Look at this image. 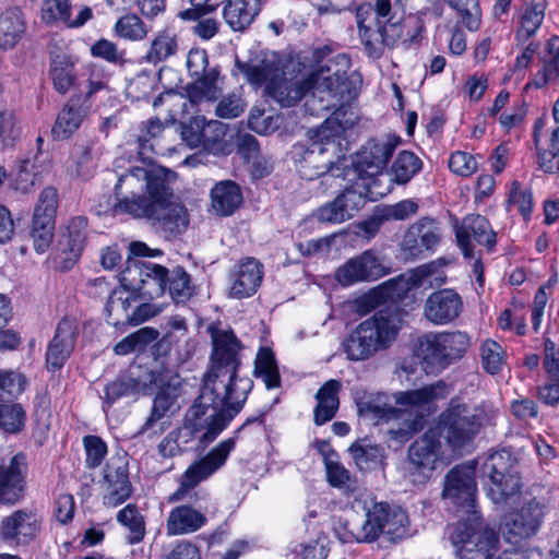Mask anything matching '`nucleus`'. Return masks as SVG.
<instances>
[{
  "mask_svg": "<svg viewBox=\"0 0 559 559\" xmlns=\"http://www.w3.org/2000/svg\"><path fill=\"white\" fill-rule=\"evenodd\" d=\"M26 459L23 454L14 455L7 468L0 467V503H14L23 495Z\"/></svg>",
  "mask_w": 559,
  "mask_h": 559,
  "instance_id": "26",
  "label": "nucleus"
},
{
  "mask_svg": "<svg viewBox=\"0 0 559 559\" xmlns=\"http://www.w3.org/2000/svg\"><path fill=\"white\" fill-rule=\"evenodd\" d=\"M355 123L353 112L336 109L318 129L309 132L310 144L295 146L294 154L298 171L305 179L312 180L333 170L346 150V132Z\"/></svg>",
  "mask_w": 559,
  "mask_h": 559,
  "instance_id": "7",
  "label": "nucleus"
},
{
  "mask_svg": "<svg viewBox=\"0 0 559 559\" xmlns=\"http://www.w3.org/2000/svg\"><path fill=\"white\" fill-rule=\"evenodd\" d=\"M342 388V383L338 380L326 381L317 392V406L314 408V423L317 425H323L330 421L340 405L338 392Z\"/></svg>",
  "mask_w": 559,
  "mask_h": 559,
  "instance_id": "36",
  "label": "nucleus"
},
{
  "mask_svg": "<svg viewBox=\"0 0 559 559\" xmlns=\"http://www.w3.org/2000/svg\"><path fill=\"white\" fill-rule=\"evenodd\" d=\"M449 5L457 11L462 22L469 31L480 26V9L477 0H447Z\"/></svg>",
  "mask_w": 559,
  "mask_h": 559,
  "instance_id": "56",
  "label": "nucleus"
},
{
  "mask_svg": "<svg viewBox=\"0 0 559 559\" xmlns=\"http://www.w3.org/2000/svg\"><path fill=\"white\" fill-rule=\"evenodd\" d=\"M509 203L515 205L521 215L526 219L533 209V194L530 188L514 181L509 192Z\"/></svg>",
  "mask_w": 559,
  "mask_h": 559,
  "instance_id": "62",
  "label": "nucleus"
},
{
  "mask_svg": "<svg viewBox=\"0 0 559 559\" xmlns=\"http://www.w3.org/2000/svg\"><path fill=\"white\" fill-rule=\"evenodd\" d=\"M456 242L465 258H473L474 242L491 249L496 243V234L487 218L472 214L454 224Z\"/></svg>",
  "mask_w": 559,
  "mask_h": 559,
  "instance_id": "21",
  "label": "nucleus"
},
{
  "mask_svg": "<svg viewBox=\"0 0 559 559\" xmlns=\"http://www.w3.org/2000/svg\"><path fill=\"white\" fill-rule=\"evenodd\" d=\"M25 421V412L19 404H0V428L7 432H19Z\"/></svg>",
  "mask_w": 559,
  "mask_h": 559,
  "instance_id": "58",
  "label": "nucleus"
},
{
  "mask_svg": "<svg viewBox=\"0 0 559 559\" xmlns=\"http://www.w3.org/2000/svg\"><path fill=\"white\" fill-rule=\"evenodd\" d=\"M353 508L356 512H364V520L353 524L348 531L335 528L342 543H373L380 538L396 543L409 535V520L405 510L377 502L367 490L354 497Z\"/></svg>",
  "mask_w": 559,
  "mask_h": 559,
  "instance_id": "8",
  "label": "nucleus"
},
{
  "mask_svg": "<svg viewBox=\"0 0 559 559\" xmlns=\"http://www.w3.org/2000/svg\"><path fill=\"white\" fill-rule=\"evenodd\" d=\"M546 4L544 1H532L527 3L520 15V25L516 29V39L524 44L540 27L545 16Z\"/></svg>",
  "mask_w": 559,
  "mask_h": 559,
  "instance_id": "41",
  "label": "nucleus"
},
{
  "mask_svg": "<svg viewBox=\"0 0 559 559\" xmlns=\"http://www.w3.org/2000/svg\"><path fill=\"white\" fill-rule=\"evenodd\" d=\"M235 445L234 438L221 441L205 456L195 461L186 469L181 476V486L190 489L211 477L225 465L229 454L235 450Z\"/></svg>",
  "mask_w": 559,
  "mask_h": 559,
  "instance_id": "20",
  "label": "nucleus"
},
{
  "mask_svg": "<svg viewBox=\"0 0 559 559\" xmlns=\"http://www.w3.org/2000/svg\"><path fill=\"white\" fill-rule=\"evenodd\" d=\"M115 32L123 39L139 41L146 37L148 28L139 16L127 14L116 22Z\"/></svg>",
  "mask_w": 559,
  "mask_h": 559,
  "instance_id": "52",
  "label": "nucleus"
},
{
  "mask_svg": "<svg viewBox=\"0 0 559 559\" xmlns=\"http://www.w3.org/2000/svg\"><path fill=\"white\" fill-rule=\"evenodd\" d=\"M24 32V23L17 11L0 15V50L12 48Z\"/></svg>",
  "mask_w": 559,
  "mask_h": 559,
  "instance_id": "45",
  "label": "nucleus"
},
{
  "mask_svg": "<svg viewBox=\"0 0 559 559\" xmlns=\"http://www.w3.org/2000/svg\"><path fill=\"white\" fill-rule=\"evenodd\" d=\"M236 67L254 87L264 86L265 94L283 107H289L311 92L325 108L347 102L355 95L353 81L347 76L350 60L337 55L317 64L305 78L296 73V66L282 64L275 52H262L248 62L236 61Z\"/></svg>",
  "mask_w": 559,
  "mask_h": 559,
  "instance_id": "1",
  "label": "nucleus"
},
{
  "mask_svg": "<svg viewBox=\"0 0 559 559\" xmlns=\"http://www.w3.org/2000/svg\"><path fill=\"white\" fill-rule=\"evenodd\" d=\"M485 413L461 399H452L438 417L435 428L416 440L408 450L406 475L415 484L426 483L432 472L445 466L455 451L468 444L479 432Z\"/></svg>",
  "mask_w": 559,
  "mask_h": 559,
  "instance_id": "4",
  "label": "nucleus"
},
{
  "mask_svg": "<svg viewBox=\"0 0 559 559\" xmlns=\"http://www.w3.org/2000/svg\"><path fill=\"white\" fill-rule=\"evenodd\" d=\"M441 347L444 352L447 366L457 358H461L469 346V337L461 331L439 332Z\"/></svg>",
  "mask_w": 559,
  "mask_h": 559,
  "instance_id": "48",
  "label": "nucleus"
},
{
  "mask_svg": "<svg viewBox=\"0 0 559 559\" xmlns=\"http://www.w3.org/2000/svg\"><path fill=\"white\" fill-rule=\"evenodd\" d=\"M53 229L55 221L33 218L32 238L34 248L38 253H44L51 245Z\"/></svg>",
  "mask_w": 559,
  "mask_h": 559,
  "instance_id": "59",
  "label": "nucleus"
},
{
  "mask_svg": "<svg viewBox=\"0 0 559 559\" xmlns=\"http://www.w3.org/2000/svg\"><path fill=\"white\" fill-rule=\"evenodd\" d=\"M450 539L456 559H493L501 547L498 533L481 522L478 512L462 518L453 527Z\"/></svg>",
  "mask_w": 559,
  "mask_h": 559,
  "instance_id": "11",
  "label": "nucleus"
},
{
  "mask_svg": "<svg viewBox=\"0 0 559 559\" xmlns=\"http://www.w3.org/2000/svg\"><path fill=\"white\" fill-rule=\"evenodd\" d=\"M282 119L278 115H265L264 108L254 106L249 115L248 124L249 128L259 133L267 134L281 126Z\"/></svg>",
  "mask_w": 559,
  "mask_h": 559,
  "instance_id": "55",
  "label": "nucleus"
},
{
  "mask_svg": "<svg viewBox=\"0 0 559 559\" xmlns=\"http://www.w3.org/2000/svg\"><path fill=\"white\" fill-rule=\"evenodd\" d=\"M177 50L178 40L176 34L164 29L154 36L145 59L147 62L156 64L174 56Z\"/></svg>",
  "mask_w": 559,
  "mask_h": 559,
  "instance_id": "42",
  "label": "nucleus"
},
{
  "mask_svg": "<svg viewBox=\"0 0 559 559\" xmlns=\"http://www.w3.org/2000/svg\"><path fill=\"white\" fill-rule=\"evenodd\" d=\"M86 225V219L82 216L73 217L67 224L59 240L63 255L60 262L62 270H69L78 262L85 243Z\"/></svg>",
  "mask_w": 559,
  "mask_h": 559,
  "instance_id": "25",
  "label": "nucleus"
},
{
  "mask_svg": "<svg viewBox=\"0 0 559 559\" xmlns=\"http://www.w3.org/2000/svg\"><path fill=\"white\" fill-rule=\"evenodd\" d=\"M442 238L439 223L430 217H421L406 230L402 251L406 258L416 259L425 252L432 253Z\"/></svg>",
  "mask_w": 559,
  "mask_h": 559,
  "instance_id": "18",
  "label": "nucleus"
},
{
  "mask_svg": "<svg viewBox=\"0 0 559 559\" xmlns=\"http://www.w3.org/2000/svg\"><path fill=\"white\" fill-rule=\"evenodd\" d=\"M548 61L544 70L534 80L536 87L544 86L547 82L554 81L559 74V37H551L546 44Z\"/></svg>",
  "mask_w": 559,
  "mask_h": 559,
  "instance_id": "51",
  "label": "nucleus"
},
{
  "mask_svg": "<svg viewBox=\"0 0 559 559\" xmlns=\"http://www.w3.org/2000/svg\"><path fill=\"white\" fill-rule=\"evenodd\" d=\"M263 278V265L253 258L236 264L228 275V297L248 298L254 295Z\"/></svg>",
  "mask_w": 559,
  "mask_h": 559,
  "instance_id": "24",
  "label": "nucleus"
},
{
  "mask_svg": "<svg viewBox=\"0 0 559 559\" xmlns=\"http://www.w3.org/2000/svg\"><path fill=\"white\" fill-rule=\"evenodd\" d=\"M247 106L240 91L223 96L217 103L215 112L219 118L234 119L239 117Z\"/></svg>",
  "mask_w": 559,
  "mask_h": 559,
  "instance_id": "60",
  "label": "nucleus"
},
{
  "mask_svg": "<svg viewBox=\"0 0 559 559\" xmlns=\"http://www.w3.org/2000/svg\"><path fill=\"white\" fill-rule=\"evenodd\" d=\"M444 265L442 260H436L420 265L396 278H392L380 286V290L389 298L401 297L409 289L420 286L425 283L429 285L442 284L445 280L441 267Z\"/></svg>",
  "mask_w": 559,
  "mask_h": 559,
  "instance_id": "19",
  "label": "nucleus"
},
{
  "mask_svg": "<svg viewBox=\"0 0 559 559\" xmlns=\"http://www.w3.org/2000/svg\"><path fill=\"white\" fill-rule=\"evenodd\" d=\"M207 120L203 116L192 117L181 124V139L190 147L203 146Z\"/></svg>",
  "mask_w": 559,
  "mask_h": 559,
  "instance_id": "54",
  "label": "nucleus"
},
{
  "mask_svg": "<svg viewBox=\"0 0 559 559\" xmlns=\"http://www.w3.org/2000/svg\"><path fill=\"white\" fill-rule=\"evenodd\" d=\"M538 165L545 173H559V127L550 136L549 148L539 152Z\"/></svg>",
  "mask_w": 559,
  "mask_h": 559,
  "instance_id": "61",
  "label": "nucleus"
},
{
  "mask_svg": "<svg viewBox=\"0 0 559 559\" xmlns=\"http://www.w3.org/2000/svg\"><path fill=\"white\" fill-rule=\"evenodd\" d=\"M480 477L493 503L521 504L504 516L502 526L507 539L518 544L535 535L540 525L543 509L536 500L521 501L520 477L513 468L511 454L500 451L481 459Z\"/></svg>",
  "mask_w": 559,
  "mask_h": 559,
  "instance_id": "5",
  "label": "nucleus"
},
{
  "mask_svg": "<svg viewBox=\"0 0 559 559\" xmlns=\"http://www.w3.org/2000/svg\"><path fill=\"white\" fill-rule=\"evenodd\" d=\"M403 320L395 312H379L360 322L343 341L352 361H364L389 348L397 337Z\"/></svg>",
  "mask_w": 559,
  "mask_h": 559,
  "instance_id": "9",
  "label": "nucleus"
},
{
  "mask_svg": "<svg viewBox=\"0 0 559 559\" xmlns=\"http://www.w3.org/2000/svg\"><path fill=\"white\" fill-rule=\"evenodd\" d=\"M176 174L158 165L134 166L118 176L114 211L133 218H145L164 233L177 236L189 226L190 215L175 195Z\"/></svg>",
  "mask_w": 559,
  "mask_h": 559,
  "instance_id": "3",
  "label": "nucleus"
},
{
  "mask_svg": "<svg viewBox=\"0 0 559 559\" xmlns=\"http://www.w3.org/2000/svg\"><path fill=\"white\" fill-rule=\"evenodd\" d=\"M259 11V0H227L223 9V16L228 26L238 32L246 29Z\"/></svg>",
  "mask_w": 559,
  "mask_h": 559,
  "instance_id": "34",
  "label": "nucleus"
},
{
  "mask_svg": "<svg viewBox=\"0 0 559 559\" xmlns=\"http://www.w3.org/2000/svg\"><path fill=\"white\" fill-rule=\"evenodd\" d=\"M241 202L240 188L230 180L217 182L211 191V205L217 215H231Z\"/></svg>",
  "mask_w": 559,
  "mask_h": 559,
  "instance_id": "35",
  "label": "nucleus"
},
{
  "mask_svg": "<svg viewBox=\"0 0 559 559\" xmlns=\"http://www.w3.org/2000/svg\"><path fill=\"white\" fill-rule=\"evenodd\" d=\"M356 19L361 41L371 57H380L384 46H393L402 37L401 17L392 12L390 0H376L374 7L360 5Z\"/></svg>",
  "mask_w": 559,
  "mask_h": 559,
  "instance_id": "10",
  "label": "nucleus"
},
{
  "mask_svg": "<svg viewBox=\"0 0 559 559\" xmlns=\"http://www.w3.org/2000/svg\"><path fill=\"white\" fill-rule=\"evenodd\" d=\"M388 272L380 254L374 250H366L340 266L335 276L341 285L350 286L356 283L377 281Z\"/></svg>",
  "mask_w": 559,
  "mask_h": 559,
  "instance_id": "16",
  "label": "nucleus"
},
{
  "mask_svg": "<svg viewBox=\"0 0 559 559\" xmlns=\"http://www.w3.org/2000/svg\"><path fill=\"white\" fill-rule=\"evenodd\" d=\"M194 80L187 86V98L178 93L168 91L154 100V107L166 106L169 111V121L174 122L179 116L188 112L187 106L202 102L217 99L223 91L224 78L216 67H212L206 73L193 76Z\"/></svg>",
  "mask_w": 559,
  "mask_h": 559,
  "instance_id": "13",
  "label": "nucleus"
},
{
  "mask_svg": "<svg viewBox=\"0 0 559 559\" xmlns=\"http://www.w3.org/2000/svg\"><path fill=\"white\" fill-rule=\"evenodd\" d=\"M192 430L189 423L186 420L185 426L177 432H170L165 437L159 445L158 451L164 457H171L179 454L192 437Z\"/></svg>",
  "mask_w": 559,
  "mask_h": 559,
  "instance_id": "53",
  "label": "nucleus"
},
{
  "mask_svg": "<svg viewBox=\"0 0 559 559\" xmlns=\"http://www.w3.org/2000/svg\"><path fill=\"white\" fill-rule=\"evenodd\" d=\"M76 63L78 58L69 53H58L51 58L49 74L58 93L66 94L74 87L78 80Z\"/></svg>",
  "mask_w": 559,
  "mask_h": 559,
  "instance_id": "33",
  "label": "nucleus"
},
{
  "mask_svg": "<svg viewBox=\"0 0 559 559\" xmlns=\"http://www.w3.org/2000/svg\"><path fill=\"white\" fill-rule=\"evenodd\" d=\"M399 138L389 136L384 140L369 141L359 153L356 162L353 182H365L368 186V195L370 199L386 194L391 187L388 185L382 188V181L386 180V174L383 173L389 158L399 145Z\"/></svg>",
  "mask_w": 559,
  "mask_h": 559,
  "instance_id": "12",
  "label": "nucleus"
},
{
  "mask_svg": "<svg viewBox=\"0 0 559 559\" xmlns=\"http://www.w3.org/2000/svg\"><path fill=\"white\" fill-rule=\"evenodd\" d=\"M169 282V294L174 301L185 302L194 294V286L191 284L190 275L181 267H176L167 275Z\"/></svg>",
  "mask_w": 559,
  "mask_h": 559,
  "instance_id": "50",
  "label": "nucleus"
},
{
  "mask_svg": "<svg viewBox=\"0 0 559 559\" xmlns=\"http://www.w3.org/2000/svg\"><path fill=\"white\" fill-rule=\"evenodd\" d=\"M204 135L203 147L206 150L216 154H229L233 151L236 135L234 128L217 120H209Z\"/></svg>",
  "mask_w": 559,
  "mask_h": 559,
  "instance_id": "37",
  "label": "nucleus"
},
{
  "mask_svg": "<svg viewBox=\"0 0 559 559\" xmlns=\"http://www.w3.org/2000/svg\"><path fill=\"white\" fill-rule=\"evenodd\" d=\"M106 493L104 503L108 507H117L124 502L131 495V484L128 478L126 465H108L105 472Z\"/></svg>",
  "mask_w": 559,
  "mask_h": 559,
  "instance_id": "32",
  "label": "nucleus"
},
{
  "mask_svg": "<svg viewBox=\"0 0 559 559\" xmlns=\"http://www.w3.org/2000/svg\"><path fill=\"white\" fill-rule=\"evenodd\" d=\"M26 386L25 377L14 370L0 369V399L19 396Z\"/></svg>",
  "mask_w": 559,
  "mask_h": 559,
  "instance_id": "57",
  "label": "nucleus"
},
{
  "mask_svg": "<svg viewBox=\"0 0 559 559\" xmlns=\"http://www.w3.org/2000/svg\"><path fill=\"white\" fill-rule=\"evenodd\" d=\"M87 111V106L76 105L74 99L69 103L59 112L56 123L52 128V134L58 140L71 136L83 122Z\"/></svg>",
  "mask_w": 559,
  "mask_h": 559,
  "instance_id": "39",
  "label": "nucleus"
},
{
  "mask_svg": "<svg viewBox=\"0 0 559 559\" xmlns=\"http://www.w3.org/2000/svg\"><path fill=\"white\" fill-rule=\"evenodd\" d=\"M48 173V166L38 157L24 159L13 175L14 188L23 193L29 192L37 183H40L44 175Z\"/></svg>",
  "mask_w": 559,
  "mask_h": 559,
  "instance_id": "40",
  "label": "nucleus"
},
{
  "mask_svg": "<svg viewBox=\"0 0 559 559\" xmlns=\"http://www.w3.org/2000/svg\"><path fill=\"white\" fill-rule=\"evenodd\" d=\"M255 377L261 379L266 389H275L281 385V376L274 354L269 348H261L254 364Z\"/></svg>",
  "mask_w": 559,
  "mask_h": 559,
  "instance_id": "44",
  "label": "nucleus"
},
{
  "mask_svg": "<svg viewBox=\"0 0 559 559\" xmlns=\"http://www.w3.org/2000/svg\"><path fill=\"white\" fill-rule=\"evenodd\" d=\"M41 520L34 511H13L0 522V539L9 545H26L39 533Z\"/></svg>",
  "mask_w": 559,
  "mask_h": 559,
  "instance_id": "22",
  "label": "nucleus"
},
{
  "mask_svg": "<svg viewBox=\"0 0 559 559\" xmlns=\"http://www.w3.org/2000/svg\"><path fill=\"white\" fill-rule=\"evenodd\" d=\"M349 452L355 464L361 471L374 468L382 460L381 449L366 439L353 443Z\"/></svg>",
  "mask_w": 559,
  "mask_h": 559,
  "instance_id": "46",
  "label": "nucleus"
},
{
  "mask_svg": "<svg viewBox=\"0 0 559 559\" xmlns=\"http://www.w3.org/2000/svg\"><path fill=\"white\" fill-rule=\"evenodd\" d=\"M206 516L190 506H179L169 512L166 522L167 535H186L202 528Z\"/></svg>",
  "mask_w": 559,
  "mask_h": 559,
  "instance_id": "31",
  "label": "nucleus"
},
{
  "mask_svg": "<svg viewBox=\"0 0 559 559\" xmlns=\"http://www.w3.org/2000/svg\"><path fill=\"white\" fill-rule=\"evenodd\" d=\"M76 337V326L72 320L63 319L59 322L56 334L47 350V365L59 369L69 358Z\"/></svg>",
  "mask_w": 559,
  "mask_h": 559,
  "instance_id": "27",
  "label": "nucleus"
},
{
  "mask_svg": "<svg viewBox=\"0 0 559 559\" xmlns=\"http://www.w3.org/2000/svg\"><path fill=\"white\" fill-rule=\"evenodd\" d=\"M181 394L182 385L180 379L178 376H175L156 394L152 413L143 427V431L154 427L155 423L160 421L168 414H174L179 408Z\"/></svg>",
  "mask_w": 559,
  "mask_h": 559,
  "instance_id": "28",
  "label": "nucleus"
},
{
  "mask_svg": "<svg viewBox=\"0 0 559 559\" xmlns=\"http://www.w3.org/2000/svg\"><path fill=\"white\" fill-rule=\"evenodd\" d=\"M474 463L452 468L445 477L442 496L464 509L466 516L475 509L476 481Z\"/></svg>",
  "mask_w": 559,
  "mask_h": 559,
  "instance_id": "17",
  "label": "nucleus"
},
{
  "mask_svg": "<svg viewBox=\"0 0 559 559\" xmlns=\"http://www.w3.org/2000/svg\"><path fill=\"white\" fill-rule=\"evenodd\" d=\"M138 299L133 296V292L122 284V287L115 289L106 305L108 319L114 325L121 323H130L133 304Z\"/></svg>",
  "mask_w": 559,
  "mask_h": 559,
  "instance_id": "38",
  "label": "nucleus"
},
{
  "mask_svg": "<svg viewBox=\"0 0 559 559\" xmlns=\"http://www.w3.org/2000/svg\"><path fill=\"white\" fill-rule=\"evenodd\" d=\"M239 344L231 332L217 331L213 334L212 365L204 378V384L186 417L192 432L202 426L205 417L206 430L202 442H212L242 408L252 381L238 372Z\"/></svg>",
  "mask_w": 559,
  "mask_h": 559,
  "instance_id": "2",
  "label": "nucleus"
},
{
  "mask_svg": "<svg viewBox=\"0 0 559 559\" xmlns=\"http://www.w3.org/2000/svg\"><path fill=\"white\" fill-rule=\"evenodd\" d=\"M448 394L447 384L438 381L417 390L395 393V406L390 405L384 394L360 397L357 400V409L360 418L373 425L396 420L397 430L391 429L389 432L404 437L416 431L421 419L432 411L433 403Z\"/></svg>",
  "mask_w": 559,
  "mask_h": 559,
  "instance_id": "6",
  "label": "nucleus"
},
{
  "mask_svg": "<svg viewBox=\"0 0 559 559\" xmlns=\"http://www.w3.org/2000/svg\"><path fill=\"white\" fill-rule=\"evenodd\" d=\"M368 186L365 182H353L332 202L319 207L314 216L319 222L340 224L350 219L365 204Z\"/></svg>",
  "mask_w": 559,
  "mask_h": 559,
  "instance_id": "15",
  "label": "nucleus"
},
{
  "mask_svg": "<svg viewBox=\"0 0 559 559\" xmlns=\"http://www.w3.org/2000/svg\"><path fill=\"white\" fill-rule=\"evenodd\" d=\"M86 74L87 90L85 92V100H91L95 94L107 90L108 75L102 66L93 62L87 64Z\"/></svg>",
  "mask_w": 559,
  "mask_h": 559,
  "instance_id": "63",
  "label": "nucleus"
},
{
  "mask_svg": "<svg viewBox=\"0 0 559 559\" xmlns=\"http://www.w3.org/2000/svg\"><path fill=\"white\" fill-rule=\"evenodd\" d=\"M463 310L461 296L451 288L431 293L423 306L425 319L433 325H447L456 320Z\"/></svg>",
  "mask_w": 559,
  "mask_h": 559,
  "instance_id": "23",
  "label": "nucleus"
},
{
  "mask_svg": "<svg viewBox=\"0 0 559 559\" xmlns=\"http://www.w3.org/2000/svg\"><path fill=\"white\" fill-rule=\"evenodd\" d=\"M70 0H46L41 7V19L46 23H68L70 13Z\"/></svg>",
  "mask_w": 559,
  "mask_h": 559,
  "instance_id": "64",
  "label": "nucleus"
},
{
  "mask_svg": "<svg viewBox=\"0 0 559 559\" xmlns=\"http://www.w3.org/2000/svg\"><path fill=\"white\" fill-rule=\"evenodd\" d=\"M506 352L493 340H486L480 346V361L483 368L490 374L498 373L506 362Z\"/></svg>",
  "mask_w": 559,
  "mask_h": 559,
  "instance_id": "49",
  "label": "nucleus"
},
{
  "mask_svg": "<svg viewBox=\"0 0 559 559\" xmlns=\"http://www.w3.org/2000/svg\"><path fill=\"white\" fill-rule=\"evenodd\" d=\"M157 383V377L153 372L145 376H138V378H130L128 380H116L107 384L104 389V405L106 409L114 405V403L123 396H136L145 394L151 385Z\"/></svg>",
  "mask_w": 559,
  "mask_h": 559,
  "instance_id": "29",
  "label": "nucleus"
},
{
  "mask_svg": "<svg viewBox=\"0 0 559 559\" xmlns=\"http://www.w3.org/2000/svg\"><path fill=\"white\" fill-rule=\"evenodd\" d=\"M121 281L133 293L155 298L165 292L167 270L151 262H135L122 273Z\"/></svg>",
  "mask_w": 559,
  "mask_h": 559,
  "instance_id": "14",
  "label": "nucleus"
},
{
  "mask_svg": "<svg viewBox=\"0 0 559 559\" xmlns=\"http://www.w3.org/2000/svg\"><path fill=\"white\" fill-rule=\"evenodd\" d=\"M421 160L409 151L399 153L390 169L391 181L405 185L421 169Z\"/></svg>",
  "mask_w": 559,
  "mask_h": 559,
  "instance_id": "43",
  "label": "nucleus"
},
{
  "mask_svg": "<svg viewBox=\"0 0 559 559\" xmlns=\"http://www.w3.org/2000/svg\"><path fill=\"white\" fill-rule=\"evenodd\" d=\"M117 521L130 532V544L141 542L145 535V523L142 514L134 504H127L117 514Z\"/></svg>",
  "mask_w": 559,
  "mask_h": 559,
  "instance_id": "47",
  "label": "nucleus"
},
{
  "mask_svg": "<svg viewBox=\"0 0 559 559\" xmlns=\"http://www.w3.org/2000/svg\"><path fill=\"white\" fill-rule=\"evenodd\" d=\"M414 354L426 372H439L447 367L439 332H429L418 337Z\"/></svg>",
  "mask_w": 559,
  "mask_h": 559,
  "instance_id": "30",
  "label": "nucleus"
}]
</instances>
